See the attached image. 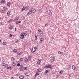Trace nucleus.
<instances>
[{
	"label": "nucleus",
	"instance_id": "nucleus-49",
	"mask_svg": "<svg viewBox=\"0 0 79 79\" xmlns=\"http://www.w3.org/2000/svg\"><path fill=\"white\" fill-rule=\"evenodd\" d=\"M45 26H48V24H45Z\"/></svg>",
	"mask_w": 79,
	"mask_h": 79
},
{
	"label": "nucleus",
	"instance_id": "nucleus-4",
	"mask_svg": "<svg viewBox=\"0 0 79 79\" xmlns=\"http://www.w3.org/2000/svg\"><path fill=\"white\" fill-rule=\"evenodd\" d=\"M19 77L20 79H23L24 77V76L22 75V76H19Z\"/></svg>",
	"mask_w": 79,
	"mask_h": 79
},
{
	"label": "nucleus",
	"instance_id": "nucleus-13",
	"mask_svg": "<svg viewBox=\"0 0 79 79\" xmlns=\"http://www.w3.org/2000/svg\"><path fill=\"white\" fill-rule=\"evenodd\" d=\"M8 69H13V67H9L8 68H7Z\"/></svg>",
	"mask_w": 79,
	"mask_h": 79
},
{
	"label": "nucleus",
	"instance_id": "nucleus-45",
	"mask_svg": "<svg viewBox=\"0 0 79 79\" xmlns=\"http://www.w3.org/2000/svg\"><path fill=\"white\" fill-rule=\"evenodd\" d=\"M9 36L10 37H12L13 36V35H12L10 34L9 35Z\"/></svg>",
	"mask_w": 79,
	"mask_h": 79
},
{
	"label": "nucleus",
	"instance_id": "nucleus-42",
	"mask_svg": "<svg viewBox=\"0 0 79 79\" xmlns=\"http://www.w3.org/2000/svg\"><path fill=\"white\" fill-rule=\"evenodd\" d=\"M11 60H12V61H14V60H15V58H14L12 57V58H11Z\"/></svg>",
	"mask_w": 79,
	"mask_h": 79
},
{
	"label": "nucleus",
	"instance_id": "nucleus-33",
	"mask_svg": "<svg viewBox=\"0 0 79 79\" xmlns=\"http://www.w3.org/2000/svg\"><path fill=\"white\" fill-rule=\"evenodd\" d=\"M61 53H62V52L61 51H59L58 52V54H61Z\"/></svg>",
	"mask_w": 79,
	"mask_h": 79
},
{
	"label": "nucleus",
	"instance_id": "nucleus-59",
	"mask_svg": "<svg viewBox=\"0 0 79 79\" xmlns=\"http://www.w3.org/2000/svg\"><path fill=\"white\" fill-rule=\"evenodd\" d=\"M11 79H13V77H12L11 78Z\"/></svg>",
	"mask_w": 79,
	"mask_h": 79
},
{
	"label": "nucleus",
	"instance_id": "nucleus-22",
	"mask_svg": "<svg viewBox=\"0 0 79 79\" xmlns=\"http://www.w3.org/2000/svg\"><path fill=\"white\" fill-rule=\"evenodd\" d=\"M35 40H37V36H36V35H35Z\"/></svg>",
	"mask_w": 79,
	"mask_h": 79
},
{
	"label": "nucleus",
	"instance_id": "nucleus-53",
	"mask_svg": "<svg viewBox=\"0 0 79 79\" xmlns=\"http://www.w3.org/2000/svg\"><path fill=\"white\" fill-rule=\"evenodd\" d=\"M15 31H16V28H15Z\"/></svg>",
	"mask_w": 79,
	"mask_h": 79
},
{
	"label": "nucleus",
	"instance_id": "nucleus-25",
	"mask_svg": "<svg viewBox=\"0 0 79 79\" xmlns=\"http://www.w3.org/2000/svg\"><path fill=\"white\" fill-rule=\"evenodd\" d=\"M3 45H6V43L5 42H3L2 43Z\"/></svg>",
	"mask_w": 79,
	"mask_h": 79
},
{
	"label": "nucleus",
	"instance_id": "nucleus-63",
	"mask_svg": "<svg viewBox=\"0 0 79 79\" xmlns=\"http://www.w3.org/2000/svg\"><path fill=\"white\" fill-rule=\"evenodd\" d=\"M35 77H36V75H35Z\"/></svg>",
	"mask_w": 79,
	"mask_h": 79
},
{
	"label": "nucleus",
	"instance_id": "nucleus-15",
	"mask_svg": "<svg viewBox=\"0 0 79 79\" xmlns=\"http://www.w3.org/2000/svg\"><path fill=\"white\" fill-rule=\"evenodd\" d=\"M13 52L14 53H16V52H17V49H14L13 50Z\"/></svg>",
	"mask_w": 79,
	"mask_h": 79
},
{
	"label": "nucleus",
	"instance_id": "nucleus-2",
	"mask_svg": "<svg viewBox=\"0 0 79 79\" xmlns=\"http://www.w3.org/2000/svg\"><path fill=\"white\" fill-rule=\"evenodd\" d=\"M47 12L49 15H52V12L49 10H47Z\"/></svg>",
	"mask_w": 79,
	"mask_h": 79
},
{
	"label": "nucleus",
	"instance_id": "nucleus-38",
	"mask_svg": "<svg viewBox=\"0 0 79 79\" xmlns=\"http://www.w3.org/2000/svg\"><path fill=\"white\" fill-rule=\"evenodd\" d=\"M20 60L21 61H23V58H20Z\"/></svg>",
	"mask_w": 79,
	"mask_h": 79
},
{
	"label": "nucleus",
	"instance_id": "nucleus-11",
	"mask_svg": "<svg viewBox=\"0 0 79 79\" xmlns=\"http://www.w3.org/2000/svg\"><path fill=\"white\" fill-rule=\"evenodd\" d=\"M23 54V52H19L17 53V54L19 55H22Z\"/></svg>",
	"mask_w": 79,
	"mask_h": 79
},
{
	"label": "nucleus",
	"instance_id": "nucleus-24",
	"mask_svg": "<svg viewBox=\"0 0 79 79\" xmlns=\"http://www.w3.org/2000/svg\"><path fill=\"white\" fill-rule=\"evenodd\" d=\"M44 68H45L46 69H47V68H48V65H46L45 66Z\"/></svg>",
	"mask_w": 79,
	"mask_h": 79
},
{
	"label": "nucleus",
	"instance_id": "nucleus-18",
	"mask_svg": "<svg viewBox=\"0 0 79 79\" xmlns=\"http://www.w3.org/2000/svg\"><path fill=\"white\" fill-rule=\"evenodd\" d=\"M1 2L2 3H5V1H4V0H2Z\"/></svg>",
	"mask_w": 79,
	"mask_h": 79
},
{
	"label": "nucleus",
	"instance_id": "nucleus-9",
	"mask_svg": "<svg viewBox=\"0 0 79 79\" xmlns=\"http://www.w3.org/2000/svg\"><path fill=\"white\" fill-rule=\"evenodd\" d=\"M32 13V12L31 11H29L28 13L27 14V16H29V15H30V14H31Z\"/></svg>",
	"mask_w": 79,
	"mask_h": 79
},
{
	"label": "nucleus",
	"instance_id": "nucleus-3",
	"mask_svg": "<svg viewBox=\"0 0 79 79\" xmlns=\"http://www.w3.org/2000/svg\"><path fill=\"white\" fill-rule=\"evenodd\" d=\"M72 68L73 69V70H74L75 71L76 70V66L74 65L72 66Z\"/></svg>",
	"mask_w": 79,
	"mask_h": 79
},
{
	"label": "nucleus",
	"instance_id": "nucleus-35",
	"mask_svg": "<svg viewBox=\"0 0 79 79\" xmlns=\"http://www.w3.org/2000/svg\"><path fill=\"white\" fill-rule=\"evenodd\" d=\"M3 10H7V8H6V7H4L3 8Z\"/></svg>",
	"mask_w": 79,
	"mask_h": 79
},
{
	"label": "nucleus",
	"instance_id": "nucleus-7",
	"mask_svg": "<svg viewBox=\"0 0 79 79\" xmlns=\"http://www.w3.org/2000/svg\"><path fill=\"white\" fill-rule=\"evenodd\" d=\"M54 57L52 58V59H51L50 60V61L52 62V63L53 62V61H54Z\"/></svg>",
	"mask_w": 79,
	"mask_h": 79
},
{
	"label": "nucleus",
	"instance_id": "nucleus-12",
	"mask_svg": "<svg viewBox=\"0 0 79 79\" xmlns=\"http://www.w3.org/2000/svg\"><path fill=\"white\" fill-rule=\"evenodd\" d=\"M39 59H38V62H37V63L38 64H40L41 62V60H39Z\"/></svg>",
	"mask_w": 79,
	"mask_h": 79
},
{
	"label": "nucleus",
	"instance_id": "nucleus-43",
	"mask_svg": "<svg viewBox=\"0 0 79 79\" xmlns=\"http://www.w3.org/2000/svg\"><path fill=\"white\" fill-rule=\"evenodd\" d=\"M20 68H23V67H24V66H23L22 65H20Z\"/></svg>",
	"mask_w": 79,
	"mask_h": 79
},
{
	"label": "nucleus",
	"instance_id": "nucleus-10",
	"mask_svg": "<svg viewBox=\"0 0 79 79\" xmlns=\"http://www.w3.org/2000/svg\"><path fill=\"white\" fill-rule=\"evenodd\" d=\"M25 9H26V7H23L22 9L21 10V11H23Z\"/></svg>",
	"mask_w": 79,
	"mask_h": 79
},
{
	"label": "nucleus",
	"instance_id": "nucleus-30",
	"mask_svg": "<svg viewBox=\"0 0 79 79\" xmlns=\"http://www.w3.org/2000/svg\"><path fill=\"white\" fill-rule=\"evenodd\" d=\"M38 31L40 33L41 32V30L40 29L38 30Z\"/></svg>",
	"mask_w": 79,
	"mask_h": 79
},
{
	"label": "nucleus",
	"instance_id": "nucleus-14",
	"mask_svg": "<svg viewBox=\"0 0 79 79\" xmlns=\"http://www.w3.org/2000/svg\"><path fill=\"white\" fill-rule=\"evenodd\" d=\"M52 68H53V66H52V65H48V68L51 69Z\"/></svg>",
	"mask_w": 79,
	"mask_h": 79
},
{
	"label": "nucleus",
	"instance_id": "nucleus-39",
	"mask_svg": "<svg viewBox=\"0 0 79 79\" xmlns=\"http://www.w3.org/2000/svg\"><path fill=\"white\" fill-rule=\"evenodd\" d=\"M4 66H5V68H6V67H7V68H8V65H7V64H5V65H4Z\"/></svg>",
	"mask_w": 79,
	"mask_h": 79
},
{
	"label": "nucleus",
	"instance_id": "nucleus-60",
	"mask_svg": "<svg viewBox=\"0 0 79 79\" xmlns=\"http://www.w3.org/2000/svg\"><path fill=\"white\" fill-rule=\"evenodd\" d=\"M69 68H71V66L70 65L69 66Z\"/></svg>",
	"mask_w": 79,
	"mask_h": 79
},
{
	"label": "nucleus",
	"instance_id": "nucleus-54",
	"mask_svg": "<svg viewBox=\"0 0 79 79\" xmlns=\"http://www.w3.org/2000/svg\"><path fill=\"white\" fill-rule=\"evenodd\" d=\"M77 9H78V10H79V6H78V7H77Z\"/></svg>",
	"mask_w": 79,
	"mask_h": 79
},
{
	"label": "nucleus",
	"instance_id": "nucleus-26",
	"mask_svg": "<svg viewBox=\"0 0 79 79\" xmlns=\"http://www.w3.org/2000/svg\"><path fill=\"white\" fill-rule=\"evenodd\" d=\"M27 76H30V75H31V73H27Z\"/></svg>",
	"mask_w": 79,
	"mask_h": 79
},
{
	"label": "nucleus",
	"instance_id": "nucleus-16",
	"mask_svg": "<svg viewBox=\"0 0 79 79\" xmlns=\"http://www.w3.org/2000/svg\"><path fill=\"white\" fill-rule=\"evenodd\" d=\"M22 35H23L24 36H26V35H27V34H26L25 33H22Z\"/></svg>",
	"mask_w": 79,
	"mask_h": 79
},
{
	"label": "nucleus",
	"instance_id": "nucleus-34",
	"mask_svg": "<svg viewBox=\"0 0 79 79\" xmlns=\"http://www.w3.org/2000/svg\"><path fill=\"white\" fill-rule=\"evenodd\" d=\"M17 66H20V64L19 63H18L17 64Z\"/></svg>",
	"mask_w": 79,
	"mask_h": 79
},
{
	"label": "nucleus",
	"instance_id": "nucleus-58",
	"mask_svg": "<svg viewBox=\"0 0 79 79\" xmlns=\"http://www.w3.org/2000/svg\"><path fill=\"white\" fill-rule=\"evenodd\" d=\"M3 13H5V12H3Z\"/></svg>",
	"mask_w": 79,
	"mask_h": 79
},
{
	"label": "nucleus",
	"instance_id": "nucleus-36",
	"mask_svg": "<svg viewBox=\"0 0 79 79\" xmlns=\"http://www.w3.org/2000/svg\"><path fill=\"white\" fill-rule=\"evenodd\" d=\"M19 70L20 71H23V69H22V68L19 69Z\"/></svg>",
	"mask_w": 79,
	"mask_h": 79
},
{
	"label": "nucleus",
	"instance_id": "nucleus-20",
	"mask_svg": "<svg viewBox=\"0 0 79 79\" xmlns=\"http://www.w3.org/2000/svg\"><path fill=\"white\" fill-rule=\"evenodd\" d=\"M37 70H38V71L39 72H40V71H42V70L40 69H37Z\"/></svg>",
	"mask_w": 79,
	"mask_h": 79
},
{
	"label": "nucleus",
	"instance_id": "nucleus-52",
	"mask_svg": "<svg viewBox=\"0 0 79 79\" xmlns=\"http://www.w3.org/2000/svg\"><path fill=\"white\" fill-rule=\"evenodd\" d=\"M40 35H41V36H42V35H43V34L42 33H41V34H40Z\"/></svg>",
	"mask_w": 79,
	"mask_h": 79
},
{
	"label": "nucleus",
	"instance_id": "nucleus-8",
	"mask_svg": "<svg viewBox=\"0 0 79 79\" xmlns=\"http://www.w3.org/2000/svg\"><path fill=\"white\" fill-rule=\"evenodd\" d=\"M49 73V71L48 70H46L45 72V75H46V74H47V73Z\"/></svg>",
	"mask_w": 79,
	"mask_h": 79
},
{
	"label": "nucleus",
	"instance_id": "nucleus-48",
	"mask_svg": "<svg viewBox=\"0 0 79 79\" xmlns=\"http://www.w3.org/2000/svg\"><path fill=\"white\" fill-rule=\"evenodd\" d=\"M21 21H18V23H19V24H21Z\"/></svg>",
	"mask_w": 79,
	"mask_h": 79
},
{
	"label": "nucleus",
	"instance_id": "nucleus-51",
	"mask_svg": "<svg viewBox=\"0 0 79 79\" xmlns=\"http://www.w3.org/2000/svg\"><path fill=\"white\" fill-rule=\"evenodd\" d=\"M12 28H11V27H9V28L10 29H11Z\"/></svg>",
	"mask_w": 79,
	"mask_h": 79
},
{
	"label": "nucleus",
	"instance_id": "nucleus-27",
	"mask_svg": "<svg viewBox=\"0 0 79 79\" xmlns=\"http://www.w3.org/2000/svg\"><path fill=\"white\" fill-rule=\"evenodd\" d=\"M7 6H8L9 7H10V4L9 2H8L7 3Z\"/></svg>",
	"mask_w": 79,
	"mask_h": 79
},
{
	"label": "nucleus",
	"instance_id": "nucleus-40",
	"mask_svg": "<svg viewBox=\"0 0 79 79\" xmlns=\"http://www.w3.org/2000/svg\"><path fill=\"white\" fill-rule=\"evenodd\" d=\"M5 64L4 63H3L2 64V66H5Z\"/></svg>",
	"mask_w": 79,
	"mask_h": 79
},
{
	"label": "nucleus",
	"instance_id": "nucleus-1",
	"mask_svg": "<svg viewBox=\"0 0 79 79\" xmlns=\"http://www.w3.org/2000/svg\"><path fill=\"white\" fill-rule=\"evenodd\" d=\"M37 50V47L33 48L31 51V53H34Z\"/></svg>",
	"mask_w": 79,
	"mask_h": 79
},
{
	"label": "nucleus",
	"instance_id": "nucleus-32",
	"mask_svg": "<svg viewBox=\"0 0 79 79\" xmlns=\"http://www.w3.org/2000/svg\"><path fill=\"white\" fill-rule=\"evenodd\" d=\"M27 62V59L26 58L25 59V62Z\"/></svg>",
	"mask_w": 79,
	"mask_h": 79
},
{
	"label": "nucleus",
	"instance_id": "nucleus-28",
	"mask_svg": "<svg viewBox=\"0 0 79 79\" xmlns=\"http://www.w3.org/2000/svg\"><path fill=\"white\" fill-rule=\"evenodd\" d=\"M12 20H13V19H10V20H9L8 21L9 23H11V21H12Z\"/></svg>",
	"mask_w": 79,
	"mask_h": 79
},
{
	"label": "nucleus",
	"instance_id": "nucleus-47",
	"mask_svg": "<svg viewBox=\"0 0 79 79\" xmlns=\"http://www.w3.org/2000/svg\"><path fill=\"white\" fill-rule=\"evenodd\" d=\"M15 42H19L18 40H15Z\"/></svg>",
	"mask_w": 79,
	"mask_h": 79
},
{
	"label": "nucleus",
	"instance_id": "nucleus-44",
	"mask_svg": "<svg viewBox=\"0 0 79 79\" xmlns=\"http://www.w3.org/2000/svg\"><path fill=\"white\" fill-rule=\"evenodd\" d=\"M36 75L39 76V73H36Z\"/></svg>",
	"mask_w": 79,
	"mask_h": 79
},
{
	"label": "nucleus",
	"instance_id": "nucleus-21",
	"mask_svg": "<svg viewBox=\"0 0 79 79\" xmlns=\"http://www.w3.org/2000/svg\"><path fill=\"white\" fill-rule=\"evenodd\" d=\"M40 40L41 42H43L44 41V39L43 38H40Z\"/></svg>",
	"mask_w": 79,
	"mask_h": 79
},
{
	"label": "nucleus",
	"instance_id": "nucleus-23",
	"mask_svg": "<svg viewBox=\"0 0 79 79\" xmlns=\"http://www.w3.org/2000/svg\"><path fill=\"white\" fill-rule=\"evenodd\" d=\"M7 15L8 16H10V12L9 11H8L7 12Z\"/></svg>",
	"mask_w": 79,
	"mask_h": 79
},
{
	"label": "nucleus",
	"instance_id": "nucleus-55",
	"mask_svg": "<svg viewBox=\"0 0 79 79\" xmlns=\"http://www.w3.org/2000/svg\"><path fill=\"white\" fill-rule=\"evenodd\" d=\"M27 73H25V75H26V76H27Z\"/></svg>",
	"mask_w": 79,
	"mask_h": 79
},
{
	"label": "nucleus",
	"instance_id": "nucleus-46",
	"mask_svg": "<svg viewBox=\"0 0 79 79\" xmlns=\"http://www.w3.org/2000/svg\"><path fill=\"white\" fill-rule=\"evenodd\" d=\"M18 20V17H17L15 19V20H16V21L17 20Z\"/></svg>",
	"mask_w": 79,
	"mask_h": 79
},
{
	"label": "nucleus",
	"instance_id": "nucleus-50",
	"mask_svg": "<svg viewBox=\"0 0 79 79\" xmlns=\"http://www.w3.org/2000/svg\"><path fill=\"white\" fill-rule=\"evenodd\" d=\"M15 23H16V24H18V21H16V22H15Z\"/></svg>",
	"mask_w": 79,
	"mask_h": 79
},
{
	"label": "nucleus",
	"instance_id": "nucleus-19",
	"mask_svg": "<svg viewBox=\"0 0 79 79\" xmlns=\"http://www.w3.org/2000/svg\"><path fill=\"white\" fill-rule=\"evenodd\" d=\"M12 65L13 66H15L16 65V64H15V63L14 62H13L12 63Z\"/></svg>",
	"mask_w": 79,
	"mask_h": 79
},
{
	"label": "nucleus",
	"instance_id": "nucleus-57",
	"mask_svg": "<svg viewBox=\"0 0 79 79\" xmlns=\"http://www.w3.org/2000/svg\"><path fill=\"white\" fill-rule=\"evenodd\" d=\"M16 21V20H15H15H14V21Z\"/></svg>",
	"mask_w": 79,
	"mask_h": 79
},
{
	"label": "nucleus",
	"instance_id": "nucleus-37",
	"mask_svg": "<svg viewBox=\"0 0 79 79\" xmlns=\"http://www.w3.org/2000/svg\"><path fill=\"white\" fill-rule=\"evenodd\" d=\"M56 78H58L59 77V76L58 75H56Z\"/></svg>",
	"mask_w": 79,
	"mask_h": 79
},
{
	"label": "nucleus",
	"instance_id": "nucleus-62",
	"mask_svg": "<svg viewBox=\"0 0 79 79\" xmlns=\"http://www.w3.org/2000/svg\"><path fill=\"white\" fill-rule=\"evenodd\" d=\"M1 42V40H0V42Z\"/></svg>",
	"mask_w": 79,
	"mask_h": 79
},
{
	"label": "nucleus",
	"instance_id": "nucleus-6",
	"mask_svg": "<svg viewBox=\"0 0 79 79\" xmlns=\"http://www.w3.org/2000/svg\"><path fill=\"white\" fill-rule=\"evenodd\" d=\"M20 39H24L23 35L22 33L21 34V35L20 36Z\"/></svg>",
	"mask_w": 79,
	"mask_h": 79
},
{
	"label": "nucleus",
	"instance_id": "nucleus-41",
	"mask_svg": "<svg viewBox=\"0 0 79 79\" xmlns=\"http://www.w3.org/2000/svg\"><path fill=\"white\" fill-rule=\"evenodd\" d=\"M28 57L29 58V60H31V58L32 57L31 56H28Z\"/></svg>",
	"mask_w": 79,
	"mask_h": 79
},
{
	"label": "nucleus",
	"instance_id": "nucleus-17",
	"mask_svg": "<svg viewBox=\"0 0 79 79\" xmlns=\"http://www.w3.org/2000/svg\"><path fill=\"white\" fill-rule=\"evenodd\" d=\"M63 73V70H61V71L59 72V73L60 74H61Z\"/></svg>",
	"mask_w": 79,
	"mask_h": 79
},
{
	"label": "nucleus",
	"instance_id": "nucleus-64",
	"mask_svg": "<svg viewBox=\"0 0 79 79\" xmlns=\"http://www.w3.org/2000/svg\"><path fill=\"white\" fill-rule=\"evenodd\" d=\"M33 34H34V32H33Z\"/></svg>",
	"mask_w": 79,
	"mask_h": 79
},
{
	"label": "nucleus",
	"instance_id": "nucleus-31",
	"mask_svg": "<svg viewBox=\"0 0 79 79\" xmlns=\"http://www.w3.org/2000/svg\"><path fill=\"white\" fill-rule=\"evenodd\" d=\"M0 24L1 25H3L4 24V23L3 22H0Z\"/></svg>",
	"mask_w": 79,
	"mask_h": 79
},
{
	"label": "nucleus",
	"instance_id": "nucleus-61",
	"mask_svg": "<svg viewBox=\"0 0 79 79\" xmlns=\"http://www.w3.org/2000/svg\"><path fill=\"white\" fill-rule=\"evenodd\" d=\"M71 76V75H69V76L70 77V76Z\"/></svg>",
	"mask_w": 79,
	"mask_h": 79
},
{
	"label": "nucleus",
	"instance_id": "nucleus-56",
	"mask_svg": "<svg viewBox=\"0 0 79 79\" xmlns=\"http://www.w3.org/2000/svg\"><path fill=\"white\" fill-rule=\"evenodd\" d=\"M31 59H29V58L27 60H30Z\"/></svg>",
	"mask_w": 79,
	"mask_h": 79
},
{
	"label": "nucleus",
	"instance_id": "nucleus-29",
	"mask_svg": "<svg viewBox=\"0 0 79 79\" xmlns=\"http://www.w3.org/2000/svg\"><path fill=\"white\" fill-rule=\"evenodd\" d=\"M25 70H27V67H24L23 68Z\"/></svg>",
	"mask_w": 79,
	"mask_h": 79
},
{
	"label": "nucleus",
	"instance_id": "nucleus-5",
	"mask_svg": "<svg viewBox=\"0 0 79 79\" xmlns=\"http://www.w3.org/2000/svg\"><path fill=\"white\" fill-rule=\"evenodd\" d=\"M31 11L33 13H35V12L36 11V10H35L34 9H32L31 10Z\"/></svg>",
	"mask_w": 79,
	"mask_h": 79
}]
</instances>
